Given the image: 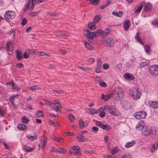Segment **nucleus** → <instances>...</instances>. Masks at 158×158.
I'll return each instance as SVG.
<instances>
[{
	"label": "nucleus",
	"mask_w": 158,
	"mask_h": 158,
	"mask_svg": "<svg viewBox=\"0 0 158 158\" xmlns=\"http://www.w3.org/2000/svg\"><path fill=\"white\" fill-rule=\"evenodd\" d=\"M129 93L131 96L135 100L139 99L141 94V93L140 92L139 89L136 88L130 89Z\"/></svg>",
	"instance_id": "f257e3e1"
},
{
	"label": "nucleus",
	"mask_w": 158,
	"mask_h": 158,
	"mask_svg": "<svg viewBox=\"0 0 158 158\" xmlns=\"http://www.w3.org/2000/svg\"><path fill=\"white\" fill-rule=\"evenodd\" d=\"M156 130L149 128H145L142 131V134L145 136H152L154 137L156 135Z\"/></svg>",
	"instance_id": "f03ea898"
},
{
	"label": "nucleus",
	"mask_w": 158,
	"mask_h": 158,
	"mask_svg": "<svg viewBox=\"0 0 158 158\" xmlns=\"http://www.w3.org/2000/svg\"><path fill=\"white\" fill-rule=\"evenodd\" d=\"M86 31L88 33L86 35V36L90 42H92L93 41V38L97 34L99 35V33L102 31L100 30H98L96 31L93 32H90L89 30H87Z\"/></svg>",
	"instance_id": "7ed1b4c3"
},
{
	"label": "nucleus",
	"mask_w": 158,
	"mask_h": 158,
	"mask_svg": "<svg viewBox=\"0 0 158 158\" xmlns=\"http://www.w3.org/2000/svg\"><path fill=\"white\" fill-rule=\"evenodd\" d=\"M112 94L115 99L118 100L123 96V92L121 88L118 87L115 89L114 93Z\"/></svg>",
	"instance_id": "20e7f679"
},
{
	"label": "nucleus",
	"mask_w": 158,
	"mask_h": 158,
	"mask_svg": "<svg viewBox=\"0 0 158 158\" xmlns=\"http://www.w3.org/2000/svg\"><path fill=\"white\" fill-rule=\"evenodd\" d=\"M115 41L113 38L111 37H109L106 39H103L102 40L101 43L104 45L110 47L113 45Z\"/></svg>",
	"instance_id": "39448f33"
},
{
	"label": "nucleus",
	"mask_w": 158,
	"mask_h": 158,
	"mask_svg": "<svg viewBox=\"0 0 158 158\" xmlns=\"http://www.w3.org/2000/svg\"><path fill=\"white\" fill-rule=\"evenodd\" d=\"M150 73L152 75H158V65L154 64L151 66L149 69Z\"/></svg>",
	"instance_id": "423d86ee"
},
{
	"label": "nucleus",
	"mask_w": 158,
	"mask_h": 158,
	"mask_svg": "<svg viewBox=\"0 0 158 158\" xmlns=\"http://www.w3.org/2000/svg\"><path fill=\"white\" fill-rule=\"evenodd\" d=\"M147 115V113L143 111L137 112L134 114L135 117L137 119L145 118Z\"/></svg>",
	"instance_id": "0eeeda50"
},
{
	"label": "nucleus",
	"mask_w": 158,
	"mask_h": 158,
	"mask_svg": "<svg viewBox=\"0 0 158 158\" xmlns=\"http://www.w3.org/2000/svg\"><path fill=\"white\" fill-rule=\"evenodd\" d=\"M15 12L10 10L6 11L4 15L5 18L7 19H13L15 17Z\"/></svg>",
	"instance_id": "6e6552de"
},
{
	"label": "nucleus",
	"mask_w": 158,
	"mask_h": 158,
	"mask_svg": "<svg viewBox=\"0 0 158 158\" xmlns=\"http://www.w3.org/2000/svg\"><path fill=\"white\" fill-rule=\"evenodd\" d=\"M31 0H29L27 4L25 5L23 8V11L24 12L27 11V10H32L34 7V4L33 3H31Z\"/></svg>",
	"instance_id": "1a4fd4ad"
},
{
	"label": "nucleus",
	"mask_w": 158,
	"mask_h": 158,
	"mask_svg": "<svg viewBox=\"0 0 158 158\" xmlns=\"http://www.w3.org/2000/svg\"><path fill=\"white\" fill-rule=\"evenodd\" d=\"M107 110L108 112L113 115H116V109L115 107L112 105H108Z\"/></svg>",
	"instance_id": "9d476101"
},
{
	"label": "nucleus",
	"mask_w": 158,
	"mask_h": 158,
	"mask_svg": "<svg viewBox=\"0 0 158 158\" xmlns=\"http://www.w3.org/2000/svg\"><path fill=\"white\" fill-rule=\"evenodd\" d=\"M145 126V124L142 120L140 121L137 124L136 128L138 130L140 131L143 129Z\"/></svg>",
	"instance_id": "9b49d317"
},
{
	"label": "nucleus",
	"mask_w": 158,
	"mask_h": 158,
	"mask_svg": "<svg viewBox=\"0 0 158 158\" xmlns=\"http://www.w3.org/2000/svg\"><path fill=\"white\" fill-rule=\"evenodd\" d=\"M57 36H61L62 37H68L69 34L66 31H57L56 32Z\"/></svg>",
	"instance_id": "f8f14e48"
},
{
	"label": "nucleus",
	"mask_w": 158,
	"mask_h": 158,
	"mask_svg": "<svg viewBox=\"0 0 158 158\" xmlns=\"http://www.w3.org/2000/svg\"><path fill=\"white\" fill-rule=\"evenodd\" d=\"M135 38L136 41L139 42V44L142 45H143V40L142 39L139 35V33L138 32H137L136 35L135 37Z\"/></svg>",
	"instance_id": "ddd939ff"
},
{
	"label": "nucleus",
	"mask_w": 158,
	"mask_h": 158,
	"mask_svg": "<svg viewBox=\"0 0 158 158\" xmlns=\"http://www.w3.org/2000/svg\"><path fill=\"white\" fill-rule=\"evenodd\" d=\"M7 84L10 86L12 89L19 90L20 88L18 87L16 84H15L12 81L10 82L7 83Z\"/></svg>",
	"instance_id": "4468645a"
},
{
	"label": "nucleus",
	"mask_w": 158,
	"mask_h": 158,
	"mask_svg": "<svg viewBox=\"0 0 158 158\" xmlns=\"http://www.w3.org/2000/svg\"><path fill=\"white\" fill-rule=\"evenodd\" d=\"M72 148L73 150H76L74 152V155L79 156L81 155V154L80 152V147L79 146H74L72 147Z\"/></svg>",
	"instance_id": "2eb2a0df"
},
{
	"label": "nucleus",
	"mask_w": 158,
	"mask_h": 158,
	"mask_svg": "<svg viewBox=\"0 0 158 158\" xmlns=\"http://www.w3.org/2000/svg\"><path fill=\"white\" fill-rule=\"evenodd\" d=\"M130 21L129 19L126 20L124 23L123 27L125 31H127L131 25Z\"/></svg>",
	"instance_id": "dca6fc26"
},
{
	"label": "nucleus",
	"mask_w": 158,
	"mask_h": 158,
	"mask_svg": "<svg viewBox=\"0 0 158 158\" xmlns=\"http://www.w3.org/2000/svg\"><path fill=\"white\" fill-rule=\"evenodd\" d=\"M152 5L151 3H146L144 8V10L146 12L150 11L152 8Z\"/></svg>",
	"instance_id": "f3484780"
},
{
	"label": "nucleus",
	"mask_w": 158,
	"mask_h": 158,
	"mask_svg": "<svg viewBox=\"0 0 158 158\" xmlns=\"http://www.w3.org/2000/svg\"><path fill=\"white\" fill-rule=\"evenodd\" d=\"M112 96V94H107L105 95L104 94H102L101 99L106 101L109 99Z\"/></svg>",
	"instance_id": "a211bd4d"
},
{
	"label": "nucleus",
	"mask_w": 158,
	"mask_h": 158,
	"mask_svg": "<svg viewBox=\"0 0 158 158\" xmlns=\"http://www.w3.org/2000/svg\"><path fill=\"white\" fill-rule=\"evenodd\" d=\"M16 58L19 60H21L23 59L22 54L19 50L16 51Z\"/></svg>",
	"instance_id": "6ab92c4d"
},
{
	"label": "nucleus",
	"mask_w": 158,
	"mask_h": 158,
	"mask_svg": "<svg viewBox=\"0 0 158 158\" xmlns=\"http://www.w3.org/2000/svg\"><path fill=\"white\" fill-rule=\"evenodd\" d=\"M47 142V138L46 136L44 137L43 139H41L40 143L42 145V147H45Z\"/></svg>",
	"instance_id": "aec40b11"
},
{
	"label": "nucleus",
	"mask_w": 158,
	"mask_h": 158,
	"mask_svg": "<svg viewBox=\"0 0 158 158\" xmlns=\"http://www.w3.org/2000/svg\"><path fill=\"white\" fill-rule=\"evenodd\" d=\"M77 138L79 142H85L88 140L87 138H84V136L83 135H79L77 136Z\"/></svg>",
	"instance_id": "412c9836"
},
{
	"label": "nucleus",
	"mask_w": 158,
	"mask_h": 158,
	"mask_svg": "<svg viewBox=\"0 0 158 158\" xmlns=\"http://www.w3.org/2000/svg\"><path fill=\"white\" fill-rule=\"evenodd\" d=\"M135 143V140H132L130 142H129L127 143L125 145V147L127 148H129L133 146H134Z\"/></svg>",
	"instance_id": "4be33fe9"
},
{
	"label": "nucleus",
	"mask_w": 158,
	"mask_h": 158,
	"mask_svg": "<svg viewBox=\"0 0 158 158\" xmlns=\"http://www.w3.org/2000/svg\"><path fill=\"white\" fill-rule=\"evenodd\" d=\"M54 106L52 107V110H53L56 111V112H57L59 111L60 108H61V105L60 104H58L57 105L54 104Z\"/></svg>",
	"instance_id": "5701e85b"
},
{
	"label": "nucleus",
	"mask_w": 158,
	"mask_h": 158,
	"mask_svg": "<svg viewBox=\"0 0 158 158\" xmlns=\"http://www.w3.org/2000/svg\"><path fill=\"white\" fill-rule=\"evenodd\" d=\"M158 147V142H156L153 144L151 148V152L153 153L157 149Z\"/></svg>",
	"instance_id": "b1692460"
},
{
	"label": "nucleus",
	"mask_w": 158,
	"mask_h": 158,
	"mask_svg": "<svg viewBox=\"0 0 158 158\" xmlns=\"http://www.w3.org/2000/svg\"><path fill=\"white\" fill-rule=\"evenodd\" d=\"M7 49L9 51L11 52L13 50V48L10 42H8L6 45Z\"/></svg>",
	"instance_id": "393cba45"
},
{
	"label": "nucleus",
	"mask_w": 158,
	"mask_h": 158,
	"mask_svg": "<svg viewBox=\"0 0 158 158\" xmlns=\"http://www.w3.org/2000/svg\"><path fill=\"white\" fill-rule=\"evenodd\" d=\"M88 27L89 28V30H93L96 28V26L93 23H90L88 25Z\"/></svg>",
	"instance_id": "a878e982"
},
{
	"label": "nucleus",
	"mask_w": 158,
	"mask_h": 158,
	"mask_svg": "<svg viewBox=\"0 0 158 158\" xmlns=\"http://www.w3.org/2000/svg\"><path fill=\"white\" fill-rule=\"evenodd\" d=\"M86 111L88 113L91 114H94L97 113V111L93 108L86 109Z\"/></svg>",
	"instance_id": "bb28decb"
},
{
	"label": "nucleus",
	"mask_w": 158,
	"mask_h": 158,
	"mask_svg": "<svg viewBox=\"0 0 158 158\" xmlns=\"http://www.w3.org/2000/svg\"><path fill=\"white\" fill-rule=\"evenodd\" d=\"M18 128L20 130H23L27 128V126L24 124H19L17 126Z\"/></svg>",
	"instance_id": "cd10ccee"
},
{
	"label": "nucleus",
	"mask_w": 158,
	"mask_h": 158,
	"mask_svg": "<svg viewBox=\"0 0 158 158\" xmlns=\"http://www.w3.org/2000/svg\"><path fill=\"white\" fill-rule=\"evenodd\" d=\"M124 77L126 79L130 80H132L134 78V77L128 73L125 74Z\"/></svg>",
	"instance_id": "c85d7f7f"
},
{
	"label": "nucleus",
	"mask_w": 158,
	"mask_h": 158,
	"mask_svg": "<svg viewBox=\"0 0 158 158\" xmlns=\"http://www.w3.org/2000/svg\"><path fill=\"white\" fill-rule=\"evenodd\" d=\"M17 96V94L13 96H12L10 97V98H9V100L10 102L11 103L12 105L13 106L14 108L15 107V105L14 103V101L15 99V98Z\"/></svg>",
	"instance_id": "c756f323"
},
{
	"label": "nucleus",
	"mask_w": 158,
	"mask_h": 158,
	"mask_svg": "<svg viewBox=\"0 0 158 158\" xmlns=\"http://www.w3.org/2000/svg\"><path fill=\"white\" fill-rule=\"evenodd\" d=\"M150 106L153 108H156L158 107V102L153 101L150 103Z\"/></svg>",
	"instance_id": "7c9ffc66"
},
{
	"label": "nucleus",
	"mask_w": 158,
	"mask_h": 158,
	"mask_svg": "<svg viewBox=\"0 0 158 158\" xmlns=\"http://www.w3.org/2000/svg\"><path fill=\"white\" fill-rule=\"evenodd\" d=\"M100 30L102 31H101V32L99 33V35H103L105 36H106L107 35L110 34V31L109 30V28L106 29L104 31H103L102 30Z\"/></svg>",
	"instance_id": "2f4dec72"
},
{
	"label": "nucleus",
	"mask_w": 158,
	"mask_h": 158,
	"mask_svg": "<svg viewBox=\"0 0 158 158\" xmlns=\"http://www.w3.org/2000/svg\"><path fill=\"white\" fill-rule=\"evenodd\" d=\"M6 114L5 110L2 106H0V116H4Z\"/></svg>",
	"instance_id": "473e14b6"
},
{
	"label": "nucleus",
	"mask_w": 158,
	"mask_h": 158,
	"mask_svg": "<svg viewBox=\"0 0 158 158\" xmlns=\"http://www.w3.org/2000/svg\"><path fill=\"white\" fill-rule=\"evenodd\" d=\"M27 137L28 139L31 140L33 141L37 139V135H35L34 136H31V135L28 134L27 135Z\"/></svg>",
	"instance_id": "72a5a7b5"
},
{
	"label": "nucleus",
	"mask_w": 158,
	"mask_h": 158,
	"mask_svg": "<svg viewBox=\"0 0 158 158\" xmlns=\"http://www.w3.org/2000/svg\"><path fill=\"white\" fill-rule=\"evenodd\" d=\"M66 150L64 148L61 147H59L56 149V152L59 153L63 154L64 153Z\"/></svg>",
	"instance_id": "f704fd0d"
},
{
	"label": "nucleus",
	"mask_w": 158,
	"mask_h": 158,
	"mask_svg": "<svg viewBox=\"0 0 158 158\" xmlns=\"http://www.w3.org/2000/svg\"><path fill=\"white\" fill-rule=\"evenodd\" d=\"M35 147H29V146L25 145L24 147V149L26 151L31 152L33 151Z\"/></svg>",
	"instance_id": "c9c22d12"
},
{
	"label": "nucleus",
	"mask_w": 158,
	"mask_h": 158,
	"mask_svg": "<svg viewBox=\"0 0 158 158\" xmlns=\"http://www.w3.org/2000/svg\"><path fill=\"white\" fill-rule=\"evenodd\" d=\"M79 123L80 126L82 127H84L86 126L88 124L87 123L85 122L84 123L82 119H80Z\"/></svg>",
	"instance_id": "e433bc0d"
},
{
	"label": "nucleus",
	"mask_w": 158,
	"mask_h": 158,
	"mask_svg": "<svg viewBox=\"0 0 158 158\" xmlns=\"http://www.w3.org/2000/svg\"><path fill=\"white\" fill-rule=\"evenodd\" d=\"M134 60L130 59L127 63L126 64L128 68L130 67L133 64V63H134Z\"/></svg>",
	"instance_id": "4c0bfd02"
},
{
	"label": "nucleus",
	"mask_w": 158,
	"mask_h": 158,
	"mask_svg": "<svg viewBox=\"0 0 158 158\" xmlns=\"http://www.w3.org/2000/svg\"><path fill=\"white\" fill-rule=\"evenodd\" d=\"M101 18V16L100 15H98L96 16L94 19V23H97L100 20Z\"/></svg>",
	"instance_id": "58836bf2"
},
{
	"label": "nucleus",
	"mask_w": 158,
	"mask_h": 158,
	"mask_svg": "<svg viewBox=\"0 0 158 158\" xmlns=\"http://www.w3.org/2000/svg\"><path fill=\"white\" fill-rule=\"evenodd\" d=\"M49 124L50 125H52L53 126H59V124L56 121H54L52 120H50L49 121Z\"/></svg>",
	"instance_id": "ea45409f"
},
{
	"label": "nucleus",
	"mask_w": 158,
	"mask_h": 158,
	"mask_svg": "<svg viewBox=\"0 0 158 158\" xmlns=\"http://www.w3.org/2000/svg\"><path fill=\"white\" fill-rule=\"evenodd\" d=\"M84 44L85 45V46L86 48L89 50H92L93 49V47L92 46L90 45L89 43H87L85 41L84 42Z\"/></svg>",
	"instance_id": "a19ab883"
},
{
	"label": "nucleus",
	"mask_w": 158,
	"mask_h": 158,
	"mask_svg": "<svg viewBox=\"0 0 158 158\" xmlns=\"http://www.w3.org/2000/svg\"><path fill=\"white\" fill-rule=\"evenodd\" d=\"M149 63V61L148 60L142 63L139 65V67L140 68H141L143 67H144L145 66L148 65Z\"/></svg>",
	"instance_id": "79ce46f5"
},
{
	"label": "nucleus",
	"mask_w": 158,
	"mask_h": 158,
	"mask_svg": "<svg viewBox=\"0 0 158 158\" xmlns=\"http://www.w3.org/2000/svg\"><path fill=\"white\" fill-rule=\"evenodd\" d=\"M21 120L23 123H27L29 121V120L25 116H23L22 117Z\"/></svg>",
	"instance_id": "37998d69"
},
{
	"label": "nucleus",
	"mask_w": 158,
	"mask_h": 158,
	"mask_svg": "<svg viewBox=\"0 0 158 158\" xmlns=\"http://www.w3.org/2000/svg\"><path fill=\"white\" fill-rule=\"evenodd\" d=\"M145 50L148 53L150 51V47L148 45H145L144 46Z\"/></svg>",
	"instance_id": "c03bdc74"
},
{
	"label": "nucleus",
	"mask_w": 158,
	"mask_h": 158,
	"mask_svg": "<svg viewBox=\"0 0 158 158\" xmlns=\"http://www.w3.org/2000/svg\"><path fill=\"white\" fill-rule=\"evenodd\" d=\"M52 139L59 143H62L63 141V139L62 138H57L56 137H53Z\"/></svg>",
	"instance_id": "a18cd8bd"
},
{
	"label": "nucleus",
	"mask_w": 158,
	"mask_h": 158,
	"mask_svg": "<svg viewBox=\"0 0 158 158\" xmlns=\"http://www.w3.org/2000/svg\"><path fill=\"white\" fill-rule=\"evenodd\" d=\"M102 129L108 131L110 129V127L107 124L105 125H102L101 127Z\"/></svg>",
	"instance_id": "49530a36"
},
{
	"label": "nucleus",
	"mask_w": 158,
	"mask_h": 158,
	"mask_svg": "<svg viewBox=\"0 0 158 158\" xmlns=\"http://www.w3.org/2000/svg\"><path fill=\"white\" fill-rule=\"evenodd\" d=\"M36 116L38 117L43 116V112L42 110H39L37 111L36 114Z\"/></svg>",
	"instance_id": "de8ad7c7"
},
{
	"label": "nucleus",
	"mask_w": 158,
	"mask_h": 158,
	"mask_svg": "<svg viewBox=\"0 0 158 158\" xmlns=\"http://www.w3.org/2000/svg\"><path fill=\"white\" fill-rule=\"evenodd\" d=\"M122 158H132V156L130 154H125L122 156Z\"/></svg>",
	"instance_id": "09e8293b"
},
{
	"label": "nucleus",
	"mask_w": 158,
	"mask_h": 158,
	"mask_svg": "<svg viewBox=\"0 0 158 158\" xmlns=\"http://www.w3.org/2000/svg\"><path fill=\"white\" fill-rule=\"evenodd\" d=\"M152 23L153 25L155 26L158 25V19L152 20Z\"/></svg>",
	"instance_id": "8fccbe9b"
},
{
	"label": "nucleus",
	"mask_w": 158,
	"mask_h": 158,
	"mask_svg": "<svg viewBox=\"0 0 158 158\" xmlns=\"http://www.w3.org/2000/svg\"><path fill=\"white\" fill-rule=\"evenodd\" d=\"M44 101L45 102V103L46 105H47L48 106H52V104L51 102L49 101L46 100H44Z\"/></svg>",
	"instance_id": "3c124183"
},
{
	"label": "nucleus",
	"mask_w": 158,
	"mask_h": 158,
	"mask_svg": "<svg viewBox=\"0 0 158 158\" xmlns=\"http://www.w3.org/2000/svg\"><path fill=\"white\" fill-rule=\"evenodd\" d=\"M100 85L104 87H106L107 86L106 84L104 81H100L99 83Z\"/></svg>",
	"instance_id": "603ef678"
},
{
	"label": "nucleus",
	"mask_w": 158,
	"mask_h": 158,
	"mask_svg": "<svg viewBox=\"0 0 158 158\" xmlns=\"http://www.w3.org/2000/svg\"><path fill=\"white\" fill-rule=\"evenodd\" d=\"M101 67H99L98 66L96 67L95 72L97 73H100L101 72Z\"/></svg>",
	"instance_id": "864d4df0"
},
{
	"label": "nucleus",
	"mask_w": 158,
	"mask_h": 158,
	"mask_svg": "<svg viewBox=\"0 0 158 158\" xmlns=\"http://www.w3.org/2000/svg\"><path fill=\"white\" fill-rule=\"evenodd\" d=\"M69 119L71 121H73L75 120V118L73 115L69 114L68 116Z\"/></svg>",
	"instance_id": "5fc2aeb1"
},
{
	"label": "nucleus",
	"mask_w": 158,
	"mask_h": 158,
	"mask_svg": "<svg viewBox=\"0 0 158 158\" xmlns=\"http://www.w3.org/2000/svg\"><path fill=\"white\" fill-rule=\"evenodd\" d=\"M29 57V54L27 52H24L23 54V58L27 59Z\"/></svg>",
	"instance_id": "6e6d98bb"
},
{
	"label": "nucleus",
	"mask_w": 158,
	"mask_h": 158,
	"mask_svg": "<svg viewBox=\"0 0 158 158\" xmlns=\"http://www.w3.org/2000/svg\"><path fill=\"white\" fill-rule=\"evenodd\" d=\"M97 66L102 67V61L100 59H98L97 60Z\"/></svg>",
	"instance_id": "4d7b16f0"
},
{
	"label": "nucleus",
	"mask_w": 158,
	"mask_h": 158,
	"mask_svg": "<svg viewBox=\"0 0 158 158\" xmlns=\"http://www.w3.org/2000/svg\"><path fill=\"white\" fill-rule=\"evenodd\" d=\"M90 2L92 4L94 3L95 5H97L99 3L98 0H90Z\"/></svg>",
	"instance_id": "13d9d810"
},
{
	"label": "nucleus",
	"mask_w": 158,
	"mask_h": 158,
	"mask_svg": "<svg viewBox=\"0 0 158 158\" xmlns=\"http://www.w3.org/2000/svg\"><path fill=\"white\" fill-rule=\"evenodd\" d=\"M118 152V150L117 148L115 147L114 148H113L111 151V154L112 155H114L116 154Z\"/></svg>",
	"instance_id": "bf43d9fd"
},
{
	"label": "nucleus",
	"mask_w": 158,
	"mask_h": 158,
	"mask_svg": "<svg viewBox=\"0 0 158 158\" xmlns=\"http://www.w3.org/2000/svg\"><path fill=\"white\" fill-rule=\"evenodd\" d=\"M91 129L92 131L94 132H97L98 131V128L95 127H93Z\"/></svg>",
	"instance_id": "052dcab7"
},
{
	"label": "nucleus",
	"mask_w": 158,
	"mask_h": 158,
	"mask_svg": "<svg viewBox=\"0 0 158 158\" xmlns=\"http://www.w3.org/2000/svg\"><path fill=\"white\" fill-rule=\"evenodd\" d=\"M27 20L25 18L23 19L21 24L23 26L25 25L27 23Z\"/></svg>",
	"instance_id": "680f3d73"
},
{
	"label": "nucleus",
	"mask_w": 158,
	"mask_h": 158,
	"mask_svg": "<svg viewBox=\"0 0 158 158\" xmlns=\"http://www.w3.org/2000/svg\"><path fill=\"white\" fill-rule=\"evenodd\" d=\"M95 123H96V125L97 126H98L101 128L102 127V125H103L102 123L101 122H100V121H96Z\"/></svg>",
	"instance_id": "e2e57ef3"
},
{
	"label": "nucleus",
	"mask_w": 158,
	"mask_h": 158,
	"mask_svg": "<svg viewBox=\"0 0 158 158\" xmlns=\"http://www.w3.org/2000/svg\"><path fill=\"white\" fill-rule=\"evenodd\" d=\"M103 67L104 69H107L109 68V65L107 63L104 64L103 65Z\"/></svg>",
	"instance_id": "0e129e2a"
},
{
	"label": "nucleus",
	"mask_w": 158,
	"mask_h": 158,
	"mask_svg": "<svg viewBox=\"0 0 158 158\" xmlns=\"http://www.w3.org/2000/svg\"><path fill=\"white\" fill-rule=\"evenodd\" d=\"M143 5H140V6L136 10V11L137 12H139L143 8Z\"/></svg>",
	"instance_id": "69168bd1"
},
{
	"label": "nucleus",
	"mask_w": 158,
	"mask_h": 158,
	"mask_svg": "<svg viewBox=\"0 0 158 158\" xmlns=\"http://www.w3.org/2000/svg\"><path fill=\"white\" fill-rule=\"evenodd\" d=\"M37 54L39 56H44L46 55V53L44 52L39 51Z\"/></svg>",
	"instance_id": "338daca9"
},
{
	"label": "nucleus",
	"mask_w": 158,
	"mask_h": 158,
	"mask_svg": "<svg viewBox=\"0 0 158 158\" xmlns=\"http://www.w3.org/2000/svg\"><path fill=\"white\" fill-rule=\"evenodd\" d=\"M31 90L34 91L39 89L37 86H35L31 87Z\"/></svg>",
	"instance_id": "774afa93"
}]
</instances>
